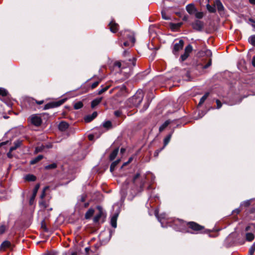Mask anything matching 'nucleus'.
Instances as JSON below:
<instances>
[{
    "mask_svg": "<svg viewBox=\"0 0 255 255\" xmlns=\"http://www.w3.org/2000/svg\"><path fill=\"white\" fill-rule=\"evenodd\" d=\"M29 102L32 104H34V103H36L38 105H41L43 103V101L41 100V101H37L33 99H29Z\"/></svg>",
    "mask_w": 255,
    "mask_h": 255,
    "instance_id": "nucleus-37",
    "label": "nucleus"
},
{
    "mask_svg": "<svg viewBox=\"0 0 255 255\" xmlns=\"http://www.w3.org/2000/svg\"><path fill=\"white\" fill-rule=\"evenodd\" d=\"M196 18L198 19H201L204 16V13L203 12H198L196 10V12L194 13Z\"/></svg>",
    "mask_w": 255,
    "mask_h": 255,
    "instance_id": "nucleus-38",
    "label": "nucleus"
},
{
    "mask_svg": "<svg viewBox=\"0 0 255 255\" xmlns=\"http://www.w3.org/2000/svg\"><path fill=\"white\" fill-rule=\"evenodd\" d=\"M48 188V187H45L44 188V189H43V191H42V192L40 195V198L41 199H43L44 198V197H45V191H46V190Z\"/></svg>",
    "mask_w": 255,
    "mask_h": 255,
    "instance_id": "nucleus-45",
    "label": "nucleus"
},
{
    "mask_svg": "<svg viewBox=\"0 0 255 255\" xmlns=\"http://www.w3.org/2000/svg\"><path fill=\"white\" fill-rule=\"evenodd\" d=\"M11 243L8 241H4L2 242L0 246V249L4 250L5 249L10 247Z\"/></svg>",
    "mask_w": 255,
    "mask_h": 255,
    "instance_id": "nucleus-20",
    "label": "nucleus"
},
{
    "mask_svg": "<svg viewBox=\"0 0 255 255\" xmlns=\"http://www.w3.org/2000/svg\"><path fill=\"white\" fill-rule=\"evenodd\" d=\"M94 210L92 208H90L86 213L85 218L86 219H89L93 215Z\"/></svg>",
    "mask_w": 255,
    "mask_h": 255,
    "instance_id": "nucleus-21",
    "label": "nucleus"
},
{
    "mask_svg": "<svg viewBox=\"0 0 255 255\" xmlns=\"http://www.w3.org/2000/svg\"><path fill=\"white\" fill-rule=\"evenodd\" d=\"M254 235L252 233H247L246 234V240L249 242L253 241L254 239Z\"/></svg>",
    "mask_w": 255,
    "mask_h": 255,
    "instance_id": "nucleus-30",
    "label": "nucleus"
},
{
    "mask_svg": "<svg viewBox=\"0 0 255 255\" xmlns=\"http://www.w3.org/2000/svg\"><path fill=\"white\" fill-rule=\"evenodd\" d=\"M189 227L192 229L193 230L198 232L201 231L203 229V227L199 225V224L193 222H191L188 223Z\"/></svg>",
    "mask_w": 255,
    "mask_h": 255,
    "instance_id": "nucleus-9",
    "label": "nucleus"
},
{
    "mask_svg": "<svg viewBox=\"0 0 255 255\" xmlns=\"http://www.w3.org/2000/svg\"><path fill=\"white\" fill-rule=\"evenodd\" d=\"M114 115H115V116H116L117 117H119L121 116L122 115V112L120 110H118V111H115L114 112Z\"/></svg>",
    "mask_w": 255,
    "mask_h": 255,
    "instance_id": "nucleus-51",
    "label": "nucleus"
},
{
    "mask_svg": "<svg viewBox=\"0 0 255 255\" xmlns=\"http://www.w3.org/2000/svg\"><path fill=\"white\" fill-rule=\"evenodd\" d=\"M119 37V38L117 42L118 44H120V41H122V40H128L131 41V46H133L135 42L134 33L133 32L128 30H125L120 31Z\"/></svg>",
    "mask_w": 255,
    "mask_h": 255,
    "instance_id": "nucleus-3",
    "label": "nucleus"
},
{
    "mask_svg": "<svg viewBox=\"0 0 255 255\" xmlns=\"http://www.w3.org/2000/svg\"><path fill=\"white\" fill-rule=\"evenodd\" d=\"M119 152V148H117L114 149L113 152L110 154V160H114L118 154Z\"/></svg>",
    "mask_w": 255,
    "mask_h": 255,
    "instance_id": "nucleus-25",
    "label": "nucleus"
},
{
    "mask_svg": "<svg viewBox=\"0 0 255 255\" xmlns=\"http://www.w3.org/2000/svg\"><path fill=\"white\" fill-rule=\"evenodd\" d=\"M162 16L163 19H166V20H168V19H170L169 17L168 16H166L165 15V14L164 13H163V12H162Z\"/></svg>",
    "mask_w": 255,
    "mask_h": 255,
    "instance_id": "nucleus-56",
    "label": "nucleus"
},
{
    "mask_svg": "<svg viewBox=\"0 0 255 255\" xmlns=\"http://www.w3.org/2000/svg\"><path fill=\"white\" fill-rule=\"evenodd\" d=\"M182 25L181 23H171V28L172 29H175L179 28Z\"/></svg>",
    "mask_w": 255,
    "mask_h": 255,
    "instance_id": "nucleus-40",
    "label": "nucleus"
},
{
    "mask_svg": "<svg viewBox=\"0 0 255 255\" xmlns=\"http://www.w3.org/2000/svg\"><path fill=\"white\" fill-rule=\"evenodd\" d=\"M122 48H124V46H131V41L130 40H122V41H120V44H119Z\"/></svg>",
    "mask_w": 255,
    "mask_h": 255,
    "instance_id": "nucleus-18",
    "label": "nucleus"
},
{
    "mask_svg": "<svg viewBox=\"0 0 255 255\" xmlns=\"http://www.w3.org/2000/svg\"><path fill=\"white\" fill-rule=\"evenodd\" d=\"M189 54L184 52V54L181 55L180 59L182 61H185L189 56Z\"/></svg>",
    "mask_w": 255,
    "mask_h": 255,
    "instance_id": "nucleus-44",
    "label": "nucleus"
},
{
    "mask_svg": "<svg viewBox=\"0 0 255 255\" xmlns=\"http://www.w3.org/2000/svg\"><path fill=\"white\" fill-rule=\"evenodd\" d=\"M148 106H149V103H147L146 105H145L144 106V110H146L147 109V108L148 107Z\"/></svg>",
    "mask_w": 255,
    "mask_h": 255,
    "instance_id": "nucleus-63",
    "label": "nucleus"
},
{
    "mask_svg": "<svg viewBox=\"0 0 255 255\" xmlns=\"http://www.w3.org/2000/svg\"><path fill=\"white\" fill-rule=\"evenodd\" d=\"M97 116V113L96 112H94L91 115H88L86 116L84 120L87 123L90 122L93 119H94Z\"/></svg>",
    "mask_w": 255,
    "mask_h": 255,
    "instance_id": "nucleus-17",
    "label": "nucleus"
},
{
    "mask_svg": "<svg viewBox=\"0 0 255 255\" xmlns=\"http://www.w3.org/2000/svg\"><path fill=\"white\" fill-rule=\"evenodd\" d=\"M155 215L158 221L160 222L161 226L162 227H164L163 226V222L162 221V220L165 219L166 217V215L165 213L160 214V216L158 215V211L157 210H155L154 212Z\"/></svg>",
    "mask_w": 255,
    "mask_h": 255,
    "instance_id": "nucleus-10",
    "label": "nucleus"
},
{
    "mask_svg": "<svg viewBox=\"0 0 255 255\" xmlns=\"http://www.w3.org/2000/svg\"><path fill=\"white\" fill-rule=\"evenodd\" d=\"M128 63H126V65L128 67H133L135 65V61L136 59L135 58L132 57L131 59L129 58L128 59Z\"/></svg>",
    "mask_w": 255,
    "mask_h": 255,
    "instance_id": "nucleus-23",
    "label": "nucleus"
},
{
    "mask_svg": "<svg viewBox=\"0 0 255 255\" xmlns=\"http://www.w3.org/2000/svg\"><path fill=\"white\" fill-rule=\"evenodd\" d=\"M193 50L192 46L190 44H188L185 48V52L189 54L192 52Z\"/></svg>",
    "mask_w": 255,
    "mask_h": 255,
    "instance_id": "nucleus-36",
    "label": "nucleus"
},
{
    "mask_svg": "<svg viewBox=\"0 0 255 255\" xmlns=\"http://www.w3.org/2000/svg\"><path fill=\"white\" fill-rule=\"evenodd\" d=\"M5 230V227L4 225L0 226V235L4 233Z\"/></svg>",
    "mask_w": 255,
    "mask_h": 255,
    "instance_id": "nucleus-50",
    "label": "nucleus"
},
{
    "mask_svg": "<svg viewBox=\"0 0 255 255\" xmlns=\"http://www.w3.org/2000/svg\"><path fill=\"white\" fill-rule=\"evenodd\" d=\"M211 63H212L211 59H210L208 63L207 64H206L205 65L203 66L202 68L203 69H206V68H208L211 65Z\"/></svg>",
    "mask_w": 255,
    "mask_h": 255,
    "instance_id": "nucleus-49",
    "label": "nucleus"
},
{
    "mask_svg": "<svg viewBox=\"0 0 255 255\" xmlns=\"http://www.w3.org/2000/svg\"><path fill=\"white\" fill-rule=\"evenodd\" d=\"M109 26H110V29L111 32H112L113 33H115L118 31V28H119V25L117 23H115V22L111 21L109 23Z\"/></svg>",
    "mask_w": 255,
    "mask_h": 255,
    "instance_id": "nucleus-16",
    "label": "nucleus"
},
{
    "mask_svg": "<svg viewBox=\"0 0 255 255\" xmlns=\"http://www.w3.org/2000/svg\"><path fill=\"white\" fill-rule=\"evenodd\" d=\"M184 45V41L182 39L180 40L178 43L174 44L173 48V53L174 55H177L179 50L183 48Z\"/></svg>",
    "mask_w": 255,
    "mask_h": 255,
    "instance_id": "nucleus-6",
    "label": "nucleus"
},
{
    "mask_svg": "<svg viewBox=\"0 0 255 255\" xmlns=\"http://www.w3.org/2000/svg\"><path fill=\"white\" fill-rule=\"evenodd\" d=\"M109 86H106L105 87L102 88L101 89L99 90L98 94L99 95L103 94L109 89Z\"/></svg>",
    "mask_w": 255,
    "mask_h": 255,
    "instance_id": "nucleus-41",
    "label": "nucleus"
},
{
    "mask_svg": "<svg viewBox=\"0 0 255 255\" xmlns=\"http://www.w3.org/2000/svg\"><path fill=\"white\" fill-rule=\"evenodd\" d=\"M63 103H64L63 100H60V101H59L56 102H52V103H48L44 106V109L47 110V109H49L50 108L57 107H58V106L61 105Z\"/></svg>",
    "mask_w": 255,
    "mask_h": 255,
    "instance_id": "nucleus-7",
    "label": "nucleus"
},
{
    "mask_svg": "<svg viewBox=\"0 0 255 255\" xmlns=\"http://www.w3.org/2000/svg\"><path fill=\"white\" fill-rule=\"evenodd\" d=\"M217 109H219L222 107V103L219 100H216Z\"/></svg>",
    "mask_w": 255,
    "mask_h": 255,
    "instance_id": "nucleus-54",
    "label": "nucleus"
},
{
    "mask_svg": "<svg viewBox=\"0 0 255 255\" xmlns=\"http://www.w3.org/2000/svg\"><path fill=\"white\" fill-rule=\"evenodd\" d=\"M255 251V243L251 246L249 250L250 255H253Z\"/></svg>",
    "mask_w": 255,
    "mask_h": 255,
    "instance_id": "nucleus-43",
    "label": "nucleus"
},
{
    "mask_svg": "<svg viewBox=\"0 0 255 255\" xmlns=\"http://www.w3.org/2000/svg\"><path fill=\"white\" fill-rule=\"evenodd\" d=\"M250 201L248 200V201H245L244 202H243L241 205V206H245L246 207H248L250 205Z\"/></svg>",
    "mask_w": 255,
    "mask_h": 255,
    "instance_id": "nucleus-52",
    "label": "nucleus"
},
{
    "mask_svg": "<svg viewBox=\"0 0 255 255\" xmlns=\"http://www.w3.org/2000/svg\"><path fill=\"white\" fill-rule=\"evenodd\" d=\"M69 125L68 123L62 121L59 124L58 128L60 130L64 131L69 128Z\"/></svg>",
    "mask_w": 255,
    "mask_h": 255,
    "instance_id": "nucleus-13",
    "label": "nucleus"
},
{
    "mask_svg": "<svg viewBox=\"0 0 255 255\" xmlns=\"http://www.w3.org/2000/svg\"><path fill=\"white\" fill-rule=\"evenodd\" d=\"M191 26L194 30L201 31L204 28V23L202 21L196 19L191 23Z\"/></svg>",
    "mask_w": 255,
    "mask_h": 255,
    "instance_id": "nucleus-4",
    "label": "nucleus"
},
{
    "mask_svg": "<svg viewBox=\"0 0 255 255\" xmlns=\"http://www.w3.org/2000/svg\"><path fill=\"white\" fill-rule=\"evenodd\" d=\"M29 119L31 123L36 127L39 126L42 123L41 118L37 115H32Z\"/></svg>",
    "mask_w": 255,
    "mask_h": 255,
    "instance_id": "nucleus-5",
    "label": "nucleus"
},
{
    "mask_svg": "<svg viewBox=\"0 0 255 255\" xmlns=\"http://www.w3.org/2000/svg\"><path fill=\"white\" fill-rule=\"evenodd\" d=\"M118 216V213H115L112 216L111 219V225L114 228L117 227V221Z\"/></svg>",
    "mask_w": 255,
    "mask_h": 255,
    "instance_id": "nucleus-15",
    "label": "nucleus"
},
{
    "mask_svg": "<svg viewBox=\"0 0 255 255\" xmlns=\"http://www.w3.org/2000/svg\"><path fill=\"white\" fill-rule=\"evenodd\" d=\"M43 146H37L35 148V152L37 153L42 151L43 149Z\"/></svg>",
    "mask_w": 255,
    "mask_h": 255,
    "instance_id": "nucleus-48",
    "label": "nucleus"
},
{
    "mask_svg": "<svg viewBox=\"0 0 255 255\" xmlns=\"http://www.w3.org/2000/svg\"><path fill=\"white\" fill-rule=\"evenodd\" d=\"M43 158V155H39L37 157L34 158L31 161H30V164H34L37 163L38 161L41 160Z\"/></svg>",
    "mask_w": 255,
    "mask_h": 255,
    "instance_id": "nucleus-22",
    "label": "nucleus"
},
{
    "mask_svg": "<svg viewBox=\"0 0 255 255\" xmlns=\"http://www.w3.org/2000/svg\"><path fill=\"white\" fill-rule=\"evenodd\" d=\"M24 179L28 181H34L36 180V178L35 176L32 174H27L25 176Z\"/></svg>",
    "mask_w": 255,
    "mask_h": 255,
    "instance_id": "nucleus-26",
    "label": "nucleus"
},
{
    "mask_svg": "<svg viewBox=\"0 0 255 255\" xmlns=\"http://www.w3.org/2000/svg\"><path fill=\"white\" fill-rule=\"evenodd\" d=\"M172 132L169 134L164 139V146L162 148H164L169 143L172 136Z\"/></svg>",
    "mask_w": 255,
    "mask_h": 255,
    "instance_id": "nucleus-28",
    "label": "nucleus"
},
{
    "mask_svg": "<svg viewBox=\"0 0 255 255\" xmlns=\"http://www.w3.org/2000/svg\"><path fill=\"white\" fill-rule=\"evenodd\" d=\"M146 182V176L144 174L141 175L136 173L133 177L130 183L126 181L122 185L121 194L122 196H125L129 192L133 196L143 190Z\"/></svg>",
    "mask_w": 255,
    "mask_h": 255,
    "instance_id": "nucleus-1",
    "label": "nucleus"
},
{
    "mask_svg": "<svg viewBox=\"0 0 255 255\" xmlns=\"http://www.w3.org/2000/svg\"><path fill=\"white\" fill-rule=\"evenodd\" d=\"M125 62L123 61V62H121L120 61H116L114 63V66L115 67H117L119 68H121L122 67V68H125V66L124 65Z\"/></svg>",
    "mask_w": 255,
    "mask_h": 255,
    "instance_id": "nucleus-34",
    "label": "nucleus"
},
{
    "mask_svg": "<svg viewBox=\"0 0 255 255\" xmlns=\"http://www.w3.org/2000/svg\"><path fill=\"white\" fill-rule=\"evenodd\" d=\"M98 209H99V213L97 214L93 219V221L95 223L98 222L100 221V218L102 216H104V214L102 211V208L100 206H98Z\"/></svg>",
    "mask_w": 255,
    "mask_h": 255,
    "instance_id": "nucleus-11",
    "label": "nucleus"
},
{
    "mask_svg": "<svg viewBox=\"0 0 255 255\" xmlns=\"http://www.w3.org/2000/svg\"><path fill=\"white\" fill-rule=\"evenodd\" d=\"M128 53V50H125L123 52V56H126L127 55V54Z\"/></svg>",
    "mask_w": 255,
    "mask_h": 255,
    "instance_id": "nucleus-61",
    "label": "nucleus"
},
{
    "mask_svg": "<svg viewBox=\"0 0 255 255\" xmlns=\"http://www.w3.org/2000/svg\"><path fill=\"white\" fill-rule=\"evenodd\" d=\"M83 106V104L82 102L79 101L76 103L74 105V108L76 110H78L82 108Z\"/></svg>",
    "mask_w": 255,
    "mask_h": 255,
    "instance_id": "nucleus-32",
    "label": "nucleus"
},
{
    "mask_svg": "<svg viewBox=\"0 0 255 255\" xmlns=\"http://www.w3.org/2000/svg\"><path fill=\"white\" fill-rule=\"evenodd\" d=\"M120 161V159H118V160L115 161L114 162H113L111 164V166H110V171L111 172H113L114 171V170H115V167L118 164V163H119Z\"/></svg>",
    "mask_w": 255,
    "mask_h": 255,
    "instance_id": "nucleus-29",
    "label": "nucleus"
},
{
    "mask_svg": "<svg viewBox=\"0 0 255 255\" xmlns=\"http://www.w3.org/2000/svg\"><path fill=\"white\" fill-rule=\"evenodd\" d=\"M252 228H255V227H254V226L253 225H250L249 226H248L246 228V231H249L250 229Z\"/></svg>",
    "mask_w": 255,
    "mask_h": 255,
    "instance_id": "nucleus-57",
    "label": "nucleus"
},
{
    "mask_svg": "<svg viewBox=\"0 0 255 255\" xmlns=\"http://www.w3.org/2000/svg\"><path fill=\"white\" fill-rule=\"evenodd\" d=\"M249 42L253 46H255V35H252L248 39Z\"/></svg>",
    "mask_w": 255,
    "mask_h": 255,
    "instance_id": "nucleus-33",
    "label": "nucleus"
},
{
    "mask_svg": "<svg viewBox=\"0 0 255 255\" xmlns=\"http://www.w3.org/2000/svg\"><path fill=\"white\" fill-rule=\"evenodd\" d=\"M99 82H100L99 81H96L94 83H93L91 85V88L92 89H94L95 88H96L98 85V84H99Z\"/></svg>",
    "mask_w": 255,
    "mask_h": 255,
    "instance_id": "nucleus-53",
    "label": "nucleus"
},
{
    "mask_svg": "<svg viewBox=\"0 0 255 255\" xmlns=\"http://www.w3.org/2000/svg\"><path fill=\"white\" fill-rule=\"evenodd\" d=\"M215 5L216 6L218 12L221 14L224 11V7L220 0H216L215 1Z\"/></svg>",
    "mask_w": 255,
    "mask_h": 255,
    "instance_id": "nucleus-12",
    "label": "nucleus"
},
{
    "mask_svg": "<svg viewBox=\"0 0 255 255\" xmlns=\"http://www.w3.org/2000/svg\"><path fill=\"white\" fill-rule=\"evenodd\" d=\"M249 1L251 3L255 4V0H249Z\"/></svg>",
    "mask_w": 255,
    "mask_h": 255,
    "instance_id": "nucleus-64",
    "label": "nucleus"
},
{
    "mask_svg": "<svg viewBox=\"0 0 255 255\" xmlns=\"http://www.w3.org/2000/svg\"><path fill=\"white\" fill-rule=\"evenodd\" d=\"M209 93H206L204 94V96L202 97V98L200 99V102L198 104V106H201L203 104V103L205 102V101L207 99L209 96Z\"/></svg>",
    "mask_w": 255,
    "mask_h": 255,
    "instance_id": "nucleus-31",
    "label": "nucleus"
},
{
    "mask_svg": "<svg viewBox=\"0 0 255 255\" xmlns=\"http://www.w3.org/2000/svg\"><path fill=\"white\" fill-rule=\"evenodd\" d=\"M170 123V121L169 120H167L165 121L159 128V130L160 132L163 131Z\"/></svg>",
    "mask_w": 255,
    "mask_h": 255,
    "instance_id": "nucleus-27",
    "label": "nucleus"
},
{
    "mask_svg": "<svg viewBox=\"0 0 255 255\" xmlns=\"http://www.w3.org/2000/svg\"><path fill=\"white\" fill-rule=\"evenodd\" d=\"M8 94L7 91L3 88H0V96H6Z\"/></svg>",
    "mask_w": 255,
    "mask_h": 255,
    "instance_id": "nucleus-39",
    "label": "nucleus"
},
{
    "mask_svg": "<svg viewBox=\"0 0 255 255\" xmlns=\"http://www.w3.org/2000/svg\"><path fill=\"white\" fill-rule=\"evenodd\" d=\"M205 54L208 57H210L212 56V52H211V50H209V49L206 50V51L205 52Z\"/></svg>",
    "mask_w": 255,
    "mask_h": 255,
    "instance_id": "nucleus-55",
    "label": "nucleus"
},
{
    "mask_svg": "<svg viewBox=\"0 0 255 255\" xmlns=\"http://www.w3.org/2000/svg\"><path fill=\"white\" fill-rule=\"evenodd\" d=\"M240 212V210L238 208L236 209L233 211V213H236L237 214H239Z\"/></svg>",
    "mask_w": 255,
    "mask_h": 255,
    "instance_id": "nucleus-59",
    "label": "nucleus"
},
{
    "mask_svg": "<svg viewBox=\"0 0 255 255\" xmlns=\"http://www.w3.org/2000/svg\"><path fill=\"white\" fill-rule=\"evenodd\" d=\"M206 7L208 10L210 12L214 13L216 12V8L215 6H212L210 5L209 4H207L206 5Z\"/></svg>",
    "mask_w": 255,
    "mask_h": 255,
    "instance_id": "nucleus-35",
    "label": "nucleus"
},
{
    "mask_svg": "<svg viewBox=\"0 0 255 255\" xmlns=\"http://www.w3.org/2000/svg\"><path fill=\"white\" fill-rule=\"evenodd\" d=\"M21 144V141L17 140L14 142V145L10 148V151H12L18 147H20Z\"/></svg>",
    "mask_w": 255,
    "mask_h": 255,
    "instance_id": "nucleus-19",
    "label": "nucleus"
},
{
    "mask_svg": "<svg viewBox=\"0 0 255 255\" xmlns=\"http://www.w3.org/2000/svg\"><path fill=\"white\" fill-rule=\"evenodd\" d=\"M252 64L255 67V57H253L252 59Z\"/></svg>",
    "mask_w": 255,
    "mask_h": 255,
    "instance_id": "nucleus-62",
    "label": "nucleus"
},
{
    "mask_svg": "<svg viewBox=\"0 0 255 255\" xmlns=\"http://www.w3.org/2000/svg\"><path fill=\"white\" fill-rule=\"evenodd\" d=\"M121 91L124 93L125 92H126V87L124 85H123L121 87Z\"/></svg>",
    "mask_w": 255,
    "mask_h": 255,
    "instance_id": "nucleus-58",
    "label": "nucleus"
},
{
    "mask_svg": "<svg viewBox=\"0 0 255 255\" xmlns=\"http://www.w3.org/2000/svg\"><path fill=\"white\" fill-rule=\"evenodd\" d=\"M163 149V148H161V149H159V150H157L155 152V153H154V155H155V156H158V154L159 152L160 151H161V150H162V149Z\"/></svg>",
    "mask_w": 255,
    "mask_h": 255,
    "instance_id": "nucleus-60",
    "label": "nucleus"
},
{
    "mask_svg": "<svg viewBox=\"0 0 255 255\" xmlns=\"http://www.w3.org/2000/svg\"><path fill=\"white\" fill-rule=\"evenodd\" d=\"M102 101V98H97L93 100L91 102V107L94 108L97 106Z\"/></svg>",
    "mask_w": 255,
    "mask_h": 255,
    "instance_id": "nucleus-24",
    "label": "nucleus"
},
{
    "mask_svg": "<svg viewBox=\"0 0 255 255\" xmlns=\"http://www.w3.org/2000/svg\"><path fill=\"white\" fill-rule=\"evenodd\" d=\"M103 126L105 128H108L112 126V124L110 121H107L103 124Z\"/></svg>",
    "mask_w": 255,
    "mask_h": 255,
    "instance_id": "nucleus-46",
    "label": "nucleus"
},
{
    "mask_svg": "<svg viewBox=\"0 0 255 255\" xmlns=\"http://www.w3.org/2000/svg\"><path fill=\"white\" fill-rule=\"evenodd\" d=\"M39 204L41 207H43L44 208H46L47 207V203L44 201L43 200L39 202Z\"/></svg>",
    "mask_w": 255,
    "mask_h": 255,
    "instance_id": "nucleus-47",
    "label": "nucleus"
},
{
    "mask_svg": "<svg viewBox=\"0 0 255 255\" xmlns=\"http://www.w3.org/2000/svg\"><path fill=\"white\" fill-rule=\"evenodd\" d=\"M40 187V184L39 183L37 184L35 186V187L33 190V193H32V195L31 196V197H30V199L29 200V204L30 205H32L33 202H34V199H35V198L36 196V194H37V191L39 189Z\"/></svg>",
    "mask_w": 255,
    "mask_h": 255,
    "instance_id": "nucleus-8",
    "label": "nucleus"
},
{
    "mask_svg": "<svg viewBox=\"0 0 255 255\" xmlns=\"http://www.w3.org/2000/svg\"><path fill=\"white\" fill-rule=\"evenodd\" d=\"M57 165L56 163H52L49 165H48L45 166V169H54L56 167Z\"/></svg>",
    "mask_w": 255,
    "mask_h": 255,
    "instance_id": "nucleus-42",
    "label": "nucleus"
},
{
    "mask_svg": "<svg viewBox=\"0 0 255 255\" xmlns=\"http://www.w3.org/2000/svg\"><path fill=\"white\" fill-rule=\"evenodd\" d=\"M186 9L190 14H193L196 12V8L193 4H189L186 5Z\"/></svg>",
    "mask_w": 255,
    "mask_h": 255,
    "instance_id": "nucleus-14",
    "label": "nucleus"
},
{
    "mask_svg": "<svg viewBox=\"0 0 255 255\" xmlns=\"http://www.w3.org/2000/svg\"><path fill=\"white\" fill-rule=\"evenodd\" d=\"M143 97V91L139 89L132 97L128 99L127 102V105L129 107H137L140 104Z\"/></svg>",
    "mask_w": 255,
    "mask_h": 255,
    "instance_id": "nucleus-2",
    "label": "nucleus"
}]
</instances>
